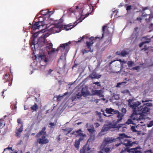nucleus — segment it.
Listing matches in <instances>:
<instances>
[{
  "label": "nucleus",
  "mask_w": 153,
  "mask_h": 153,
  "mask_svg": "<svg viewBox=\"0 0 153 153\" xmlns=\"http://www.w3.org/2000/svg\"><path fill=\"white\" fill-rule=\"evenodd\" d=\"M137 142H135V141H134V142H131V146H132L133 145V144H137Z\"/></svg>",
  "instance_id": "nucleus-47"
},
{
  "label": "nucleus",
  "mask_w": 153,
  "mask_h": 153,
  "mask_svg": "<svg viewBox=\"0 0 153 153\" xmlns=\"http://www.w3.org/2000/svg\"><path fill=\"white\" fill-rule=\"evenodd\" d=\"M48 22H47L48 24H51L53 25H54V26H55V25H56V24L57 25V20H54L52 19H51L50 18V19L48 20Z\"/></svg>",
  "instance_id": "nucleus-23"
},
{
  "label": "nucleus",
  "mask_w": 153,
  "mask_h": 153,
  "mask_svg": "<svg viewBox=\"0 0 153 153\" xmlns=\"http://www.w3.org/2000/svg\"><path fill=\"white\" fill-rule=\"evenodd\" d=\"M17 122L21 124V125L22 124L21 122V119H18L17 120Z\"/></svg>",
  "instance_id": "nucleus-46"
},
{
  "label": "nucleus",
  "mask_w": 153,
  "mask_h": 153,
  "mask_svg": "<svg viewBox=\"0 0 153 153\" xmlns=\"http://www.w3.org/2000/svg\"><path fill=\"white\" fill-rule=\"evenodd\" d=\"M127 101L128 106L133 109V111L131 119H128L126 123L127 124H133L136 125L135 123L143 118L144 116L143 113H146L149 111L150 109L149 107L152 106V104L149 103L139 106L141 104L140 102H135L133 99L128 100Z\"/></svg>",
  "instance_id": "nucleus-1"
},
{
  "label": "nucleus",
  "mask_w": 153,
  "mask_h": 153,
  "mask_svg": "<svg viewBox=\"0 0 153 153\" xmlns=\"http://www.w3.org/2000/svg\"><path fill=\"white\" fill-rule=\"evenodd\" d=\"M81 140V139L80 138L79 140H76L75 142V146L77 148H78L79 145L80 143V141Z\"/></svg>",
  "instance_id": "nucleus-31"
},
{
  "label": "nucleus",
  "mask_w": 153,
  "mask_h": 153,
  "mask_svg": "<svg viewBox=\"0 0 153 153\" xmlns=\"http://www.w3.org/2000/svg\"><path fill=\"white\" fill-rule=\"evenodd\" d=\"M56 124L54 123H49V127L51 128H53L54 126Z\"/></svg>",
  "instance_id": "nucleus-40"
},
{
  "label": "nucleus",
  "mask_w": 153,
  "mask_h": 153,
  "mask_svg": "<svg viewBox=\"0 0 153 153\" xmlns=\"http://www.w3.org/2000/svg\"><path fill=\"white\" fill-rule=\"evenodd\" d=\"M46 129L45 127H43L42 130L38 133L36 136V137H39L41 135H42L41 137L38 139L37 140V142L41 145L46 144L49 142V140L46 138Z\"/></svg>",
  "instance_id": "nucleus-3"
},
{
  "label": "nucleus",
  "mask_w": 153,
  "mask_h": 153,
  "mask_svg": "<svg viewBox=\"0 0 153 153\" xmlns=\"http://www.w3.org/2000/svg\"><path fill=\"white\" fill-rule=\"evenodd\" d=\"M132 37L133 38H135L136 37V35L134 34H133L132 36Z\"/></svg>",
  "instance_id": "nucleus-64"
},
{
  "label": "nucleus",
  "mask_w": 153,
  "mask_h": 153,
  "mask_svg": "<svg viewBox=\"0 0 153 153\" xmlns=\"http://www.w3.org/2000/svg\"><path fill=\"white\" fill-rule=\"evenodd\" d=\"M134 62L129 61L127 62V64L129 67H131L134 65Z\"/></svg>",
  "instance_id": "nucleus-37"
},
{
  "label": "nucleus",
  "mask_w": 153,
  "mask_h": 153,
  "mask_svg": "<svg viewBox=\"0 0 153 153\" xmlns=\"http://www.w3.org/2000/svg\"><path fill=\"white\" fill-rule=\"evenodd\" d=\"M3 79L4 81L9 82L8 85L9 86L11 85L12 82V79H10V75L9 74H6L3 76Z\"/></svg>",
  "instance_id": "nucleus-12"
},
{
  "label": "nucleus",
  "mask_w": 153,
  "mask_h": 153,
  "mask_svg": "<svg viewBox=\"0 0 153 153\" xmlns=\"http://www.w3.org/2000/svg\"><path fill=\"white\" fill-rule=\"evenodd\" d=\"M40 20V19H39V21L37 22L34 21L33 22L31 28L32 30H36L37 29H39L41 27H43L47 24L46 21H45V19H44L43 21H41Z\"/></svg>",
  "instance_id": "nucleus-8"
},
{
  "label": "nucleus",
  "mask_w": 153,
  "mask_h": 153,
  "mask_svg": "<svg viewBox=\"0 0 153 153\" xmlns=\"http://www.w3.org/2000/svg\"><path fill=\"white\" fill-rule=\"evenodd\" d=\"M128 136L124 134H119V137L116 139L112 137H107L105 138L101 145V147L102 149H104L107 145L108 144L116 141L118 139L121 140L124 137L127 138Z\"/></svg>",
  "instance_id": "nucleus-5"
},
{
  "label": "nucleus",
  "mask_w": 153,
  "mask_h": 153,
  "mask_svg": "<svg viewBox=\"0 0 153 153\" xmlns=\"http://www.w3.org/2000/svg\"><path fill=\"white\" fill-rule=\"evenodd\" d=\"M51 30L54 33H57V25H55L53 27L51 28Z\"/></svg>",
  "instance_id": "nucleus-30"
},
{
  "label": "nucleus",
  "mask_w": 153,
  "mask_h": 153,
  "mask_svg": "<svg viewBox=\"0 0 153 153\" xmlns=\"http://www.w3.org/2000/svg\"><path fill=\"white\" fill-rule=\"evenodd\" d=\"M31 109L33 111V112L36 111L38 109V106L36 103H35L34 105H32L30 107Z\"/></svg>",
  "instance_id": "nucleus-27"
},
{
  "label": "nucleus",
  "mask_w": 153,
  "mask_h": 153,
  "mask_svg": "<svg viewBox=\"0 0 153 153\" xmlns=\"http://www.w3.org/2000/svg\"><path fill=\"white\" fill-rule=\"evenodd\" d=\"M139 66L134 67L132 68V69L133 70H137L139 69Z\"/></svg>",
  "instance_id": "nucleus-50"
},
{
  "label": "nucleus",
  "mask_w": 153,
  "mask_h": 153,
  "mask_svg": "<svg viewBox=\"0 0 153 153\" xmlns=\"http://www.w3.org/2000/svg\"><path fill=\"white\" fill-rule=\"evenodd\" d=\"M101 149L102 150H103V149H104V151L106 153H109L110 151L111 148L109 147H107L106 148L105 147L104 149H102L101 147Z\"/></svg>",
  "instance_id": "nucleus-33"
},
{
  "label": "nucleus",
  "mask_w": 153,
  "mask_h": 153,
  "mask_svg": "<svg viewBox=\"0 0 153 153\" xmlns=\"http://www.w3.org/2000/svg\"><path fill=\"white\" fill-rule=\"evenodd\" d=\"M145 153H153V152L151 150H150L145 152Z\"/></svg>",
  "instance_id": "nucleus-56"
},
{
  "label": "nucleus",
  "mask_w": 153,
  "mask_h": 153,
  "mask_svg": "<svg viewBox=\"0 0 153 153\" xmlns=\"http://www.w3.org/2000/svg\"><path fill=\"white\" fill-rule=\"evenodd\" d=\"M141 148L140 146H138L134 148H124L122 149L120 153H123L126 152L131 153H139L140 152Z\"/></svg>",
  "instance_id": "nucleus-9"
},
{
  "label": "nucleus",
  "mask_w": 153,
  "mask_h": 153,
  "mask_svg": "<svg viewBox=\"0 0 153 153\" xmlns=\"http://www.w3.org/2000/svg\"><path fill=\"white\" fill-rule=\"evenodd\" d=\"M23 125H21L20 127L18 129L16 128L15 136L18 138L21 137V133L23 131Z\"/></svg>",
  "instance_id": "nucleus-13"
},
{
  "label": "nucleus",
  "mask_w": 153,
  "mask_h": 153,
  "mask_svg": "<svg viewBox=\"0 0 153 153\" xmlns=\"http://www.w3.org/2000/svg\"><path fill=\"white\" fill-rule=\"evenodd\" d=\"M93 42H92L91 41L90 42H86V45L88 47V49L90 50L89 51H90L91 52H92L93 51V50H91V49L90 46L93 44Z\"/></svg>",
  "instance_id": "nucleus-26"
},
{
  "label": "nucleus",
  "mask_w": 153,
  "mask_h": 153,
  "mask_svg": "<svg viewBox=\"0 0 153 153\" xmlns=\"http://www.w3.org/2000/svg\"><path fill=\"white\" fill-rule=\"evenodd\" d=\"M116 54L119 55L121 56H125L126 55H127L128 54V53L125 51H122L121 52H116Z\"/></svg>",
  "instance_id": "nucleus-22"
},
{
  "label": "nucleus",
  "mask_w": 153,
  "mask_h": 153,
  "mask_svg": "<svg viewBox=\"0 0 153 153\" xmlns=\"http://www.w3.org/2000/svg\"><path fill=\"white\" fill-rule=\"evenodd\" d=\"M71 89L72 88L69 87L68 88V89H67L68 91V93H69V94H71L72 92V91L71 90Z\"/></svg>",
  "instance_id": "nucleus-45"
},
{
  "label": "nucleus",
  "mask_w": 153,
  "mask_h": 153,
  "mask_svg": "<svg viewBox=\"0 0 153 153\" xmlns=\"http://www.w3.org/2000/svg\"><path fill=\"white\" fill-rule=\"evenodd\" d=\"M54 12V11H49L48 10L47 11V13L45 14V16H46V17H48V18H49L50 19V15L51 14H53Z\"/></svg>",
  "instance_id": "nucleus-29"
},
{
  "label": "nucleus",
  "mask_w": 153,
  "mask_h": 153,
  "mask_svg": "<svg viewBox=\"0 0 153 153\" xmlns=\"http://www.w3.org/2000/svg\"><path fill=\"white\" fill-rule=\"evenodd\" d=\"M115 126L112 125V124H109L108 125H104L103 127L100 134L101 135L104 134L105 133H102L103 132H105L108 131L110 128H115Z\"/></svg>",
  "instance_id": "nucleus-10"
},
{
  "label": "nucleus",
  "mask_w": 153,
  "mask_h": 153,
  "mask_svg": "<svg viewBox=\"0 0 153 153\" xmlns=\"http://www.w3.org/2000/svg\"><path fill=\"white\" fill-rule=\"evenodd\" d=\"M70 43V42H69L66 43L62 44L59 47H58V50H60L64 52L60 56V59H61L63 61H65L66 54L69 50V45Z\"/></svg>",
  "instance_id": "nucleus-6"
},
{
  "label": "nucleus",
  "mask_w": 153,
  "mask_h": 153,
  "mask_svg": "<svg viewBox=\"0 0 153 153\" xmlns=\"http://www.w3.org/2000/svg\"><path fill=\"white\" fill-rule=\"evenodd\" d=\"M118 11L115 10H114L112 11V13L111 14L112 16L114 15V17H117V14L118 13Z\"/></svg>",
  "instance_id": "nucleus-34"
},
{
  "label": "nucleus",
  "mask_w": 153,
  "mask_h": 153,
  "mask_svg": "<svg viewBox=\"0 0 153 153\" xmlns=\"http://www.w3.org/2000/svg\"><path fill=\"white\" fill-rule=\"evenodd\" d=\"M73 8H71V9H70L69 10V11H70V12H72V13H73Z\"/></svg>",
  "instance_id": "nucleus-63"
},
{
  "label": "nucleus",
  "mask_w": 153,
  "mask_h": 153,
  "mask_svg": "<svg viewBox=\"0 0 153 153\" xmlns=\"http://www.w3.org/2000/svg\"><path fill=\"white\" fill-rule=\"evenodd\" d=\"M74 135L76 136H82L84 137L85 136V134H83L82 131L81 129H79L78 130L75 131L74 132Z\"/></svg>",
  "instance_id": "nucleus-20"
},
{
  "label": "nucleus",
  "mask_w": 153,
  "mask_h": 153,
  "mask_svg": "<svg viewBox=\"0 0 153 153\" xmlns=\"http://www.w3.org/2000/svg\"><path fill=\"white\" fill-rule=\"evenodd\" d=\"M153 126V120L150 121L149 123L147 124V127H150Z\"/></svg>",
  "instance_id": "nucleus-39"
},
{
  "label": "nucleus",
  "mask_w": 153,
  "mask_h": 153,
  "mask_svg": "<svg viewBox=\"0 0 153 153\" xmlns=\"http://www.w3.org/2000/svg\"><path fill=\"white\" fill-rule=\"evenodd\" d=\"M90 134L92 135L95 132V131L94 129L93 126H91L90 128L87 130Z\"/></svg>",
  "instance_id": "nucleus-25"
},
{
  "label": "nucleus",
  "mask_w": 153,
  "mask_h": 153,
  "mask_svg": "<svg viewBox=\"0 0 153 153\" xmlns=\"http://www.w3.org/2000/svg\"><path fill=\"white\" fill-rule=\"evenodd\" d=\"M122 92L124 93L129 94V91L128 90H125L123 91Z\"/></svg>",
  "instance_id": "nucleus-48"
},
{
  "label": "nucleus",
  "mask_w": 153,
  "mask_h": 153,
  "mask_svg": "<svg viewBox=\"0 0 153 153\" xmlns=\"http://www.w3.org/2000/svg\"><path fill=\"white\" fill-rule=\"evenodd\" d=\"M126 61H125V60H122V64H125L126 63Z\"/></svg>",
  "instance_id": "nucleus-60"
},
{
  "label": "nucleus",
  "mask_w": 153,
  "mask_h": 153,
  "mask_svg": "<svg viewBox=\"0 0 153 153\" xmlns=\"http://www.w3.org/2000/svg\"><path fill=\"white\" fill-rule=\"evenodd\" d=\"M63 20L62 19V17L59 20V23H61V22H63Z\"/></svg>",
  "instance_id": "nucleus-57"
},
{
  "label": "nucleus",
  "mask_w": 153,
  "mask_h": 153,
  "mask_svg": "<svg viewBox=\"0 0 153 153\" xmlns=\"http://www.w3.org/2000/svg\"><path fill=\"white\" fill-rule=\"evenodd\" d=\"M95 127L96 128L100 126V124L97 123H95Z\"/></svg>",
  "instance_id": "nucleus-51"
},
{
  "label": "nucleus",
  "mask_w": 153,
  "mask_h": 153,
  "mask_svg": "<svg viewBox=\"0 0 153 153\" xmlns=\"http://www.w3.org/2000/svg\"><path fill=\"white\" fill-rule=\"evenodd\" d=\"M126 82H121L118 83L117 84L116 87H120L121 85H124V84H126Z\"/></svg>",
  "instance_id": "nucleus-38"
},
{
  "label": "nucleus",
  "mask_w": 153,
  "mask_h": 153,
  "mask_svg": "<svg viewBox=\"0 0 153 153\" xmlns=\"http://www.w3.org/2000/svg\"><path fill=\"white\" fill-rule=\"evenodd\" d=\"M46 50L48 52V53H53L55 52V49L53 48V45L51 43L46 42V44L45 46Z\"/></svg>",
  "instance_id": "nucleus-11"
},
{
  "label": "nucleus",
  "mask_w": 153,
  "mask_h": 153,
  "mask_svg": "<svg viewBox=\"0 0 153 153\" xmlns=\"http://www.w3.org/2000/svg\"><path fill=\"white\" fill-rule=\"evenodd\" d=\"M131 141L128 140H125L122 143H120L119 144H117L116 145L117 146H118L121 144H123L126 146L131 147Z\"/></svg>",
  "instance_id": "nucleus-15"
},
{
  "label": "nucleus",
  "mask_w": 153,
  "mask_h": 153,
  "mask_svg": "<svg viewBox=\"0 0 153 153\" xmlns=\"http://www.w3.org/2000/svg\"><path fill=\"white\" fill-rule=\"evenodd\" d=\"M58 82L59 84H62L64 82L63 81H59Z\"/></svg>",
  "instance_id": "nucleus-61"
},
{
  "label": "nucleus",
  "mask_w": 153,
  "mask_h": 153,
  "mask_svg": "<svg viewBox=\"0 0 153 153\" xmlns=\"http://www.w3.org/2000/svg\"><path fill=\"white\" fill-rule=\"evenodd\" d=\"M106 112L109 114H116L118 112V111L114 110V109L111 108H106L105 110Z\"/></svg>",
  "instance_id": "nucleus-19"
},
{
  "label": "nucleus",
  "mask_w": 153,
  "mask_h": 153,
  "mask_svg": "<svg viewBox=\"0 0 153 153\" xmlns=\"http://www.w3.org/2000/svg\"><path fill=\"white\" fill-rule=\"evenodd\" d=\"M93 126V125L90 124L88 123H87L86 124L85 126L87 128V130L88 129V128H90V126Z\"/></svg>",
  "instance_id": "nucleus-42"
},
{
  "label": "nucleus",
  "mask_w": 153,
  "mask_h": 153,
  "mask_svg": "<svg viewBox=\"0 0 153 153\" xmlns=\"http://www.w3.org/2000/svg\"><path fill=\"white\" fill-rule=\"evenodd\" d=\"M116 127L115 128H118V130L119 131H126V127L123 126H118L115 125H114Z\"/></svg>",
  "instance_id": "nucleus-24"
},
{
  "label": "nucleus",
  "mask_w": 153,
  "mask_h": 153,
  "mask_svg": "<svg viewBox=\"0 0 153 153\" xmlns=\"http://www.w3.org/2000/svg\"><path fill=\"white\" fill-rule=\"evenodd\" d=\"M7 90V89H3V91L2 92V96L3 97V98H4V96L3 95L4 92Z\"/></svg>",
  "instance_id": "nucleus-55"
},
{
  "label": "nucleus",
  "mask_w": 153,
  "mask_h": 153,
  "mask_svg": "<svg viewBox=\"0 0 153 153\" xmlns=\"http://www.w3.org/2000/svg\"><path fill=\"white\" fill-rule=\"evenodd\" d=\"M86 37L85 36H84L82 37V39H80L79 40H78L76 42V43H77L78 42H80L81 40H83V39Z\"/></svg>",
  "instance_id": "nucleus-49"
},
{
  "label": "nucleus",
  "mask_w": 153,
  "mask_h": 153,
  "mask_svg": "<svg viewBox=\"0 0 153 153\" xmlns=\"http://www.w3.org/2000/svg\"><path fill=\"white\" fill-rule=\"evenodd\" d=\"M117 117V121L116 122V123L121 122L123 119V118L124 116V114L120 113L118 111V112L115 114Z\"/></svg>",
  "instance_id": "nucleus-16"
},
{
  "label": "nucleus",
  "mask_w": 153,
  "mask_h": 153,
  "mask_svg": "<svg viewBox=\"0 0 153 153\" xmlns=\"http://www.w3.org/2000/svg\"><path fill=\"white\" fill-rule=\"evenodd\" d=\"M49 35L50 34L49 33H45V34H43L40 37H43L44 39H45V38L48 37Z\"/></svg>",
  "instance_id": "nucleus-36"
},
{
  "label": "nucleus",
  "mask_w": 153,
  "mask_h": 153,
  "mask_svg": "<svg viewBox=\"0 0 153 153\" xmlns=\"http://www.w3.org/2000/svg\"><path fill=\"white\" fill-rule=\"evenodd\" d=\"M9 149V150H12V147H8L7 148L5 149H4V151H5L6 149Z\"/></svg>",
  "instance_id": "nucleus-58"
},
{
  "label": "nucleus",
  "mask_w": 153,
  "mask_h": 153,
  "mask_svg": "<svg viewBox=\"0 0 153 153\" xmlns=\"http://www.w3.org/2000/svg\"><path fill=\"white\" fill-rule=\"evenodd\" d=\"M36 33H34L32 35L33 37L30 42V46L32 50L34 52L36 50H39L43 46H45L46 44L47 40L44 38L40 37L39 39H37L35 36Z\"/></svg>",
  "instance_id": "nucleus-2"
},
{
  "label": "nucleus",
  "mask_w": 153,
  "mask_h": 153,
  "mask_svg": "<svg viewBox=\"0 0 153 153\" xmlns=\"http://www.w3.org/2000/svg\"><path fill=\"white\" fill-rule=\"evenodd\" d=\"M38 58L39 60L44 61L45 62H47L48 61L46 56L42 52H40L39 53L38 55Z\"/></svg>",
  "instance_id": "nucleus-14"
},
{
  "label": "nucleus",
  "mask_w": 153,
  "mask_h": 153,
  "mask_svg": "<svg viewBox=\"0 0 153 153\" xmlns=\"http://www.w3.org/2000/svg\"><path fill=\"white\" fill-rule=\"evenodd\" d=\"M89 92L88 90V88L86 87H83L81 92L78 93L73 95L72 100L73 101L77 100L80 98L82 96L85 97L88 95Z\"/></svg>",
  "instance_id": "nucleus-7"
},
{
  "label": "nucleus",
  "mask_w": 153,
  "mask_h": 153,
  "mask_svg": "<svg viewBox=\"0 0 153 153\" xmlns=\"http://www.w3.org/2000/svg\"><path fill=\"white\" fill-rule=\"evenodd\" d=\"M101 75H98L95 71H93L92 73L90 74L88 77L91 78V79H99L101 77Z\"/></svg>",
  "instance_id": "nucleus-17"
},
{
  "label": "nucleus",
  "mask_w": 153,
  "mask_h": 153,
  "mask_svg": "<svg viewBox=\"0 0 153 153\" xmlns=\"http://www.w3.org/2000/svg\"><path fill=\"white\" fill-rule=\"evenodd\" d=\"M149 101V100H142V102H147Z\"/></svg>",
  "instance_id": "nucleus-59"
},
{
  "label": "nucleus",
  "mask_w": 153,
  "mask_h": 153,
  "mask_svg": "<svg viewBox=\"0 0 153 153\" xmlns=\"http://www.w3.org/2000/svg\"><path fill=\"white\" fill-rule=\"evenodd\" d=\"M150 42V39H147V41L144 42H142V43H141L140 45H139V47H141L142 46V45L145 43H149V42Z\"/></svg>",
  "instance_id": "nucleus-35"
},
{
  "label": "nucleus",
  "mask_w": 153,
  "mask_h": 153,
  "mask_svg": "<svg viewBox=\"0 0 153 153\" xmlns=\"http://www.w3.org/2000/svg\"><path fill=\"white\" fill-rule=\"evenodd\" d=\"M121 111L122 112V113H121L123 114L124 115V114L126 113V110L125 108H123L122 109Z\"/></svg>",
  "instance_id": "nucleus-41"
},
{
  "label": "nucleus",
  "mask_w": 153,
  "mask_h": 153,
  "mask_svg": "<svg viewBox=\"0 0 153 153\" xmlns=\"http://www.w3.org/2000/svg\"><path fill=\"white\" fill-rule=\"evenodd\" d=\"M45 16H45V14H43V16H42V17H39V19H40V21H43V20L45 19V21H46V22L47 23V24L46 25H48V22H47L48 20H49V18H48V19H47V20H46V19L45 18V17H46Z\"/></svg>",
  "instance_id": "nucleus-28"
},
{
  "label": "nucleus",
  "mask_w": 153,
  "mask_h": 153,
  "mask_svg": "<svg viewBox=\"0 0 153 153\" xmlns=\"http://www.w3.org/2000/svg\"><path fill=\"white\" fill-rule=\"evenodd\" d=\"M5 123L4 120L1 119H0V127H3L5 126Z\"/></svg>",
  "instance_id": "nucleus-32"
},
{
  "label": "nucleus",
  "mask_w": 153,
  "mask_h": 153,
  "mask_svg": "<svg viewBox=\"0 0 153 153\" xmlns=\"http://www.w3.org/2000/svg\"><path fill=\"white\" fill-rule=\"evenodd\" d=\"M131 6H128L126 8V10L127 11L130 10L131 9Z\"/></svg>",
  "instance_id": "nucleus-52"
},
{
  "label": "nucleus",
  "mask_w": 153,
  "mask_h": 153,
  "mask_svg": "<svg viewBox=\"0 0 153 153\" xmlns=\"http://www.w3.org/2000/svg\"><path fill=\"white\" fill-rule=\"evenodd\" d=\"M89 50L88 51H87L86 50H82V53L83 54H84L85 53H88L89 51H89L90 50L89 49Z\"/></svg>",
  "instance_id": "nucleus-44"
},
{
  "label": "nucleus",
  "mask_w": 153,
  "mask_h": 153,
  "mask_svg": "<svg viewBox=\"0 0 153 153\" xmlns=\"http://www.w3.org/2000/svg\"><path fill=\"white\" fill-rule=\"evenodd\" d=\"M95 94L100 97H103V91L101 90H96L95 91Z\"/></svg>",
  "instance_id": "nucleus-21"
},
{
  "label": "nucleus",
  "mask_w": 153,
  "mask_h": 153,
  "mask_svg": "<svg viewBox=\"0 0 153 153\" xmlns=\"http://www.w3.org/2000/svg\"><path fill=\"white\" fill-rule=\"evenodd\" d=\"M67 129L68 130V133H70V131L71 130V129L68 128Z\"/></svg>",
  "instance_id": "nucleus-62"
},
{
  "label": "nucleus",
  "mask_w": 153,
  "mask_h": 153,
  "mask_svg": "<svg viewBox=\"0 0 153 153\" xmlns=\"http://www.w3.org/2000/svg\"><path fill=\"white\" fill-rule=\"evenodd\" d=\"M53 71V70H52L51 69H50L48 71V74H51V72Z\"/></svg>",
  "instance_id": "nucleus-54"
},
{
  "label": "nucleus",
  "mask_w": 153,
  "mask_h": 153,
  "mask_svg": "<svg viewBox=\"0 0 153 153\" xmlns=\"http://www.w3.org/2000/svg\"><path fill=\"white\" fill-rule=\"evenodd\" d=\"M149 16V19L151 18V15H148L146 14L145 13H143L142 15V16Z\"/></svg>",
  "instance_id": "nucleus-43"
},
{
  "label": "nucleus",
  "mask_w": 153,
  "mask_h": 153,
  "mask_svg": "<svg viewBox=\"0 0 153 153\" xmlns=\"http://www.w3.org/2000/svg\"><path fill=\"white\" fill-rule=\"evenodd\" d=\"M84 17L83 15H80V17L78 18L76 21L77 23L75 25H74L75 23H74L73 24H69L66 25H64L62 24H59L58 23V33L60 32L61 30H65L66 31H68L69 30H71L76 26L77 24L80 22H81L83 19H84L86 17Z\"/></svg>",
  "instance_id": "nucleus-4"
},
{
  "label": "nucleus",
  "mask_w": 153,
  "mask_h": 153,
  "mask_svg": "<svg viewBox=\"0 0 153 153\" xmlns=\"http://www.w3.org/2000/svg\"><path fill=\"white\" fill-rule=\"evenodd\" d=\"M100 82H96L93 83V84L97 85L98 86H100Z\"/></svg>",
  "instance_id": "nucleus-53"
},
{
  "label": "nucleus",
  "mask_w": 153,
  "mask_h": 153,
  "mask_svg": "<svg viewBox=\"0 0 153 153\" xmlns=\"http://www.w3.org/2000/svg\"><path fill=\"white\" fill-rule=\"evenodd\" d=\"M102 36H103L104 34L105 33H110V30H112V28H109L108 27L107 28V26H104L102 27Z\"/></svg>",
  "instance_id": "nucleus-18"
}]
</instances>
